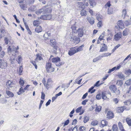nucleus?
<instances>
[{
  "label": "nucleus",
  "mask_w": 131,
  "mask_h": 131,
  "mask_svg": "<svg viewBox=\"0 0 131 131\" xmlns=\"http://www.w3.org/2000/svg\"><path fill=\"white\" fill-rule=\"evenodd\" d=\"M52 11L51 8L48 6L43 7L42 8L36 12V13L37 15L40 14L41 13L43 14H50Z\"/></svg>",
  "instance_id": "obj_1"
},
{
  "label": "nucleus",
  "mask_w": 131,
  "mask_h": 131,
  "mask_svg": "<svg viewBox=\"0 0 131 131\" xmlns=\"http://www.w3.org/2000/svg\"><path fill=\"white\" fill-rule=\"evenodd\" d=\"M19 47L17 46V48L14 46H9L7 49V52L9 55H12L13 56H15L16 55V53L18 51L17 50L18 49Z\"/></svg>",
  "instance_id": "obj_2"
},
{
  "label": "nucleus",
  "mask_w": 131,
  "mask_h": 131,
  "mask_svg": "<svg viewBox=\"0 0 131 131\" xmlns=\"http://www.w3.org/2000/svg\"><path fill=\"white\" fill-rule=\"evenodd\" d=\"M84 2V3L81 2H78L77 3V7L79 9H81L83 8L84 6H88L89 5L88 2V0H83Z\"/></svg>",
  "instance_id": "obj_3"
},
{
  "label": "nucleus",
  "mask_w": 131,
  "mask_h": 131,
  "mask_svg": "<svg viewBox=\"0 0 131 131\" xmlns=\"http://www.w3.org/2000/svg\"><path fill=\"white\" fill-rule=\"evenodd\" d=\"M46 68V71L48 73L53 72L54 70V68L51 67V64L49 62L47 63Z\"/></svg>",
  "instance_id": "obj_4"
},
{
  "label": "nucleus",
  "mask_w": 131,
  "mask_h": 131,
  "mask_svg": "<svg viewBox=\"0 0 131 131\" xmlns=\"http://www.w3.org/2000/svg\"><path fill=\"white\" fill-rule=\"evenodd\" d=\"M60 59L58 57L53 58L52 59V62L56 63V65L57 66H60L62 65V64L61 62H60Z\"/></svg>",
  "instance_id": "obj_5"
},
{
  "label": "nucleus",
  "mask_w": 131,
  "mask_h": 131,
  "mask_svg": "<svg viewBox=\"0 0 131 131\" xmlns=\"http://www.w3.org/2000/svg\"><path fill=\"white\" fill-rule=\"evenodd\" d=\"M51 42L50 45L53 48L56 49V50H57L58 48L55 39H52L50 40Z\"/></svg>",
  "instance_id": "obj_6"
},
{
  "label": "nucleus",
  "mask_w": 131,
  "mask_h": 131,
  "mask_svg": "<svg viewBox=\"0 0 131 131\" xmlns=\"http://www.w3.org/2000/svg\"><path fill=\"white\" fill-rule=\"evenodd\" d=\"M85 28L82 27L79 28L77 30V32L79 36L80 37H82L83 35V31L85 30Z\"/></svg>",
  "instance_id": "obj_7"
},
{
  "label": "nucleus",
  "mask_w": 131,
  "mask_h": 131,
  "mask_svg": "<svg viewBox=\"0 0 131 131\" xmlns=\"http://www.w3.org/2000/svg\"><path fill=\"white\" fill-rule=\"evenodd\" d=\"M7 66L6 62L4 60H2L0 59V68L2 69H5Z\"/></svg>",
  "instance_id": "obj_8"
},
{
  "label": "nucleus",
  "mask_w": 131,
  "mask_h": 131,
  "mask_svg": "<svg viewBox=\"0 0 131 131\" xmlns=\"http://www.w3.org/2000/svg\"><path fill=\"white\" fill-rule=\"evenodd\" d=\"M109 95L108 96L107 94L105 93V92H103L102 93V99L104 100H106L107 99H108V97L111 96V94L110 93L108 94Z\"/></svg>",
  "instance_id": "obj_9"
},
{
  "label": "nucleus",
  "mask_w": 131,
  "mask_h": 131,
  "mask_svg": "<svg viewBox=\"0 0 131 131\" xmlns=\"http://www.w3.org/2000/svg\"><path fill=\"white\" fill-rule=\"evenodd\" d=\"M52 17V16L51 15H46L41 16L40 18L43 20H50Z\"/></svg>",
  "instance_id": "obj_10"
},
{
  "label": "nucleus",
  "mask_w": 131,
  "mask_h": 131,
  "mask_svg": "<svg viewBox=\"0 0 131 131\" xmlns=\"http://www.w3.org/2000/svg\"><path fill=\"white\" fill-rule=\"evenodd\" d=\"M29 86L30 85H27L26 87L24 88V89H23V87H21L19 89V91L17 92V93L19 95H20L21 94L22 92H25L24 90H27L29 87Z\"/></svg>",
  "instance_id": "obj_11"
},
{
  "label": "nucleus",
  "mask_w": 131,
  "mask_h": 131,
  "mask_svg": "<svg viewBox=\"0 0 131 131\" xmlns=\"http://www.w3.org/2000/svg\"><path fill=\"white\" fill-rule=\"evenodd\" d=\"M77 52L75 47L71 48L69 51L68 54L70 56H72Z\"/></svg>",
  "instance_id": "obj_12"
},
{
  "label": "nucleus",
  "mask_w": 131,
  "mask_h": 131,
  "mask_svg": "<svg viewBox=\"0 0 131 131\" xmlns=\"http://www.w3.org/2000/svg\"><path fill=\"white\" fill-rule=\"evenodd\" d=\"M51 37V33L49 31L46 32L43 36V38L45 40H47L50 38Z\"/></svg>",
  "instance_id": "obj_13"
},
{
  "label": "nucleus",
  "mask_w": 131,
  "mask_h": 131,
  "mask_svg": "<svg viewBox=\"0 0 131 131\" xmlns=\"http://www.w3.org/2000/svg\"><path fill=\"white\" fill-rule=\"evenodd\" d=\"M19 5L20 6L21 9H23V10H25L27 8V5H28L27 4L25 3V2L23 3H19Z\"/></svg>",
  "instance_id": "obj_14"
},
{
  "label": "nucleus",
  "mask_w": 131,
  "mask_h": 131,
  "mask_svg": "<svg viewBox=\"0 0 131 131\" xmlns=\"http://www.w3.org/2000/svg\"><path fill=\"white\" fill-rule=\"evenodd\" d=\"M122 36L121 34L117 33L114 35V39L116 41H118L121 38Z\"/></svg>",
  "instance_id": "obj_15"
},
{
  "label": "nucleus",
  "mask_w": 131,
  "mask_h": 131,
  "mask_svg": "<svg viewBox=\"0 0 131 131\" xmlns=\"http://www.w3.org/2000/svg\"><path fill=\"white\" fill-rule=\"evenodd\" d=\"M87 19L91 25L93 24L94 23V19L92 17H87Z\"/></svg>",
  "instance_id": "obj_16"
},
{
  "label": "nucleus",
  "mask_w": 131,
  "mask_h": 131,
  "mask_svg": "<svg viewBox=\"0 0 131 131\" xmlns=\"http://www.w3.org/2000/svg\"><path fill=\"white\" fill-rule=\"evenodd\" d=\"M117 24L120 28L122 29L124 28V25L122 20H119L117 22Z\"/></svg>",
  "instance_id": "obj_17"
},
{
  "label": "nucleus",
  "mask_w": 131,
  "mask_h": 131,
  "mask_svg": "<svg viewBox=\"0 0 131 131\" xmlns=\"http://www.w3.org/2000/svg\"><path fill=\"white\" fill-rule=\"evenodd\" d=\"M107 48L106 45L105 44H103L102 47L101 48L100 50V52H102L107 51Z\"/></svg>",
  "instance_id": "obj_18"
},
{
  "label": "nucleus",
  "mask_w": 131,
  "mask_h": 131,
  "mask_svg": "<svg viewBox=\"0 0 131 131\" xmlns=\"http://www.w3.org/2000/svg\"><path fill=\"white\" fill-rule=\"evenodd\" d=\"M14 84L13 82L10 81H8L6 83V85L8 88H9L10 87L11 88L13 86Z\"/></svg>",
  "instance_id": "obj_19"
},
{
  "label": "nucleus",
  "mask_w": 131,
  "mask_h": 131,
  "mask_svg": "<svg viewBox=\"0 0 131 131\" xmlns=\"http://www.w3.org/2000/svg\"><path fill=\"white\" fill-rule=\"evenodd\" d=\"M107 118L109 119H111L113 117V114L112 112L108 111L107 113Z\"/></svg>",
  "instance_id": "obj_20"
},
{
  "label": "nucleus",
  "mask_w": 131,
  "mask_h": 131,
  "mask_svg": "<svg viewBox=\"0 0 131 131\" xmlns=\"http://www.w3.org/2000/svg\"><path fill=\"white\" fill-rule=\"evenodd\" d=\"M35 31L39 33L41 32L42 31V29L41 26H37L35 30Z\"/></svg>",
  "instance_id": "obj_21"
},
{
  "label": "nucleus",
  "mask_w": 131,
  "mask_h": 131,
  "mask_svg": "<svg viewBox=\"0 0 131 131\" xmlns=\"http://www.w3.org/2000/svg\"><path fill=\"white\" fill-rule=\"evenodd\" d=\"M109 88L111 91H113V93L115 92V91H116L117 89L116 87L114 85H111L110 86Z\"/></svg>",
  "instance_id": "obj_22"
},
{
  "label": "nucleus",
  "mask_w": 131,
  "mask_h": 131,
  "mask_svg": "<svg viewBox=\"0 0 131 131\" xmlns=\"http://www.w3.org/2000/svg\"><path fill=\"white\" fill-rule=\"evenodd\" d=\"M51 80L50 79H48L47 81V83L46 85L45 86L46 88L48 89L49 88L50 85V82L51 81Z\"/></svg>",
  "instance_id": "obj_23"
},
{
  "label": "nucleus",
  "mask_w": 131,
  "mask_h": 131,
  "mask_svg": "<svg viewBox=\"0 0 131 131\" xmlns=\"http://www.w3.org/2000/svg\"><path fill=\"white\" fill-rule=\"evenodd\" d=\"M118 126L119 128L121 131H125L124 130L122 123L121 122L118 123Z\"/></svg>",
  "instance_id": "obj_24"
},
{
  "label": "nucleus",
  "mask_w": 131,
  "mask_h": 131,
  "mask_svg": "<svg viewBox=\"0 0 131 131\" xmlns=\"http://www.w3.org/2000/svg\"><path fill=\"white\" fill-rule=\"evenodd\" d=\"M4 40L5 43L6 45H7L8 43L9 44L11 43V42H10L9 38L8 37H5Z\"/></svg>",
  "instance_id": "obj_25"
},
{
  "label": "nucleus",
  "mask_w": 131,
  "mask_h": 131,
  "mask_svg": "<svg viewBox=\"0 0 131 131\" xmlns=\"http://www.w3.org/2000/svg\"><path fill=\"white\" fill-rule=\"evenodd\" d=\"M6 93L9 97H13L14 95V94L12 92L9 91H6Z\"/></svg>",
  "instance_id": "obj_26"
},
{
  "label": "nucleus",
  "mask_w": 131,
  "mask_h": 131,
  "mask_svg": "<svg viewBox=\"0 0 131 131\" xmlns=\"http://www.w3.org/2000/svg\"><path fill=\"white\" fill-rule=\"evenodd\" d=\"M87 12L84 9H82L81 11L80 14L82 16H86Z\"/></svg>",
  "instance_id": "obj_27"
},
{
  "label": "nucleus",
  "mask_w": 131,
  "mask_h": 131,
  "mask_svg": "<svg viewBox=\"0 0 131 131\" xmlns=\"http://www.w3.org/2000/svg\"><path fill=\"white\" fill-rule=\"evenodd\" d=\"M36 58L35 60V61L37 62L38 61V60H40L42 59V57L39 54H36Z\"/></svg>",
  "instance_id": "obj_28"
},
{
  "label": "nucleus",
  "mask_w": 131,
  "mask_h": 131,
  "mask_svg": "<svg viewBox=\"0 0 131 131\" xmlns=\"http://www.w3.org/2000/svg\"><path fill=\"white\" fill-rule=\"evenodd\" d=\"M35 0H25V3L27 4L30 5L34 3Z\"/></svg>",
  "instance_id": "obj_29"
},
{
  "label": "nucleus",
  "mask_w": 131,
  "mask_h": 131,
  "mask_svg": "<svg viewBox=\"0 0 131 131\" xmlns=\"http://www.w3.org/2000/svg\"><path fill=\"white\" fill-rule=\"evenodd\" d=\"M101 124L102 127L106 126L108 124L106 120H102L101 122Z\"/></svg>",
  "instance_id": "obj_30"
},
{
  "label": "nucleus",
  "mask_w": 131,
  "mask_h": 131,
  "mask_svg": "<svg viewBox=\"0 0 131 131\" xmlns=\"http://www.w3.org/2000/svg\"><path fill=\"white\" fill-rule=\"evenodd\" d=\"M36 7L35 6H32L28 9V10L30 12L34 11L36 10Z\"/></svg>",
  "instance_id": "obj_31"
},
{
  "label": "nucleus",
  "mask_w": 131,
  "mask_h": 131,
  "mask_svg": "<svg viewBox=\"0 0 131 131\" xmlns=\"http://www.w3.org/2000/svg\"><path fill=\"white\" fill-rule=\"evenodd\" d=\"M126 121L129 126H131V119L129 118H127L126 119Z\"/></svg>",
  "instance_id": "obj_32"
},
{
  "label": "nucleus",
  "mask_w": 131,
  "mask_h": 131,
  "mask_svg": "<svg viewBox=\"0 0 131 131\" xmlns=\"http://www.w3.org/2000/svg\"><path fill=\"white\" fill-rule=\"evenodd\" d=\"M124 110V108L123 107H118L117 109V112L119 113L123 112Z\"/></svg>",
  "instance_id": "obj_33"
},
{
  "label": "nucleus",
  "mask_w": 131,
  "mask_h": 131,
  "mask_svg": "<svg viewBox=\"0 0 131 131\" xmlns=\"http://www.w3.org/2000/svg\"><path fill=\"white\" fill-rule=\"evenodd\" d=\"M89 3L90 5L91 6L93 7L94 5H95L96 3L95 2L94 0H89Z\"/></svg>",
  "instance_id": "obj_34"
},
{
  "label": "nucleus",
  "mask_w": 131,
  "mask_h": 131,
  "mask_svg": "<svg viewBox=\"0 0 131 131\" xmlns=\"http://www.w3.org/2000/svg\"><path fill=\"white\" fill-rule=\"evenodd\" d=\"M113 131H118V129L117 126L116 124H114L112 127Z\"/></svg>",
  "instance_id": "obj_35"
},
{
  "label": "nucleus",
  "mask_w": 131,
  "mask_h": 131,
  "mask_svg": "<svg viewBox=\"0 0 131 131\" xmlns=\"http://www.w3.org/2000/svg\"><path fill=\"white\" fill-rule=\"evenodd\" d=\"M118 77L121 79H124V76L122 73H119L117 75Z\"/></svg>",
  "instance_id": "obj_36"
},
{
  "label": "nucleus",
  "mask_w": 131,
  "mask_h": 131,
  "mask_svg": "<svg viewBox=\"0 0 131 131\" xmlns=\"http://www.w3.org/2000/svg\"><path fill=\"white\" fill-rule=\"evenodd\" d=\"M124 72L126 74L129 75L131 74V70L130 69L126 70Z\"/></svg>",
  "instance_id": "obj_37"
},
{
  "label": "nucleus",
  "mask_w": 131,
  "mask_h": 131,
  "mask_svg": "<svg viewBox=\"0 0 131 131\" xmlns=\"http://www.w3.org/2000/svg\"><path fill=\"white\" fill-rule=\"evenodd\" d=\"M22 59L21 56H19L18 57V58L16 60L18 62L19 64H20L21 62L22 61Z\"/></svg>",
  "instance_id": "obj_38"
},
{
  "label": "nucleus",
  "mask_w": 131,
  "mask_h": 131,
  "mask_svg": "<svg viewBox=\"0 0 131 131\" xmlns=\"http://www.w3.org/2000/svg\"><path fill=\"white\" fill-rule=\"evenodd\" d=\"M128 30V29H125L123 32V35L124 36H125L127 35Z\"/></svg>",
  "instance_id": "obj_39"
},
{
  "label": "nucleus",
  "mask_w": 131,
  "mask_h": 131,
  "mask_svg": "<svg viewBox=\"0 0 131 131\" xmlns=\"http://www.w3.org/2000/svg\"><path fill=\"white\" fill-rule=\"evenodd\" d=\"M84 47L83 45H82L78 48L76 49V51L77 52L80 51L82 50L83 47Z\"/></svg>",
  "instance_id": "obj_40"
},
{
  "label": "nucleus",
  "mask_w": 131,
  "mask_h": 131,
  "mask_svg": "<svg viewBox=\"0 0 131 131\" xmlns=\"http://www.w3.org/2000/svg\"><path fill=\"white\" fill-rule=\"evenodd\" d=\"M25 83L24 81L22 79V78H20L19 81V84L21 86L24 85Z\"/></svg>",
  "instance_id": "obj_41"
},
{
  "label": "nucleus",
  "mask_w": 131,
  "mask_h": 131,
  "mask_svg": "<svg viewBox=\"0 0 131 131\" xmlns=\"http://www.w3.org/2000/svg\"><path fill=\"white\" fill-rule=\"evenodd\" d=\"M124 104L125 105H129L131 104V101L129 100H127L124 102Z\"/></svg>",
  "instance_id": "obj_42"
},
{
  "label": "nucleus",
  "mask_w": 131,
  "mask_h": 131,
  "mask_svg": "<svg viewBox=\"0 0 131 131\" xmlns=\"http://www.w3.org/2000/svg\"><path fill=\"white\" fill-rule=\"evenodd\" d=\"M127 13L125 9H123L122 10V16L124 18L125 17V16L126 14Z\"/></svg>",
  "instance_id": "obj_43"
},
{
  "label": "nucleus",
  "mask_w": 131,
  "mask_h": 131,
  "mask_svg": "<svg viewBox=\"0 0 131 131\" xmlns=\"http://www.w3.org/2000/svg\"><path fill=\"white\" fill-rule=\"evenodd\" d=\"M116 84L119 86L122 85L123 84V83L122 80H118L117 81Z\"/></svg>",
  "instance_id": "obj_44"
},
{
  "label": "nucleus",
  "mask_w": 131,
  "mask_h": 131,
  "mask_svg": "<svg viewBox=\"0 0 131 131\" xmlns=\"http://www.w3.org/2000/svg\"><path fill=\"white\" fill-rule=\"evenodd\" d=\"M124 23L126 26H128L131 24V21L130 20H126L125 21Z\"/></svg>",
  "instance_id": "obj_45"
},
{
  "label": "nucleus",
  "mask_w": 131,
  "mask_h": 131,
  "mask_svg": "<svg viewBox=\"0 0 131 131\" xmlns=\"http://www.w3.org/2000/svg\"><path fill=\"white\" fill-rule=\"evenodd\" d=\"M89 117L87 116H85L84 117V119L83 122L84 123H86L89 120Z\"/></svg>",
  "instance_id": "obj_46"
},
{
  "label": "nucleus",
  "mask_w": 131,
  "mask_h": 131,
  "mask_svg": "<svg viewBox=\"0 0 131 131\" xmlns=\"http://www.w3.org/2000/svg\"><path fill=\"white\" fill-rule=\"evenodd\" d=\"M113 36V35L112 33V32H110V36L107 38L106 40L108 41L110 40H112V37Z\"/></svg>",
  "instance_id": "obj_47"
},
{
  "label": "nucleus",
  "mask_w": 131,
  "mask_h": 131,
  "mask_svg": "<svg viewBox=\"0 0 131 131\" xmlns=\"http://www.w3.org/2000/svg\"><path fill=\"white\" fill-rule=\"evenodd\" d=\"M85 128L83 126H80L78 131H85Z\"/></svg>",
  "instance_id": "obj_48"
},
{
  "label": "nucleus",
  "mask_w": 131,
  "mask_h": 131,
  "mask_svg": "<svg viewBox=\"0 0 131 131\" xmlns=\"http://www.w3.org/2000/svg\"><path fill=\"white\" fill-rule=\"evenodd\" d=\"M39 24V22L38 21L35 20L33 21V24L34 26H38V25Z\"/></svg>",
  "instance_id": "obj_49"
},
{
  "label": "nucleus",
  "mask_w": 131,
  "mask_h": 131,
  "mask_svg": "<svg viewBox=\"0 0 131 131\" xmlns=\"http://www.w3.org/2000/svg\"><path fill=\"white\" fill-rule=\"evenodd\" d=\"M125 84L127 85H129L131 84V79H130L127 80Z\"/></svg>",
  "instance_id": "obj_50"
},
{
  "label": "nucleus",
  "mask_w": 131,
  "mask_h": 131,
  "mask_svg": "<svg viewBox=\"0 0 131 131\" xmlns=\"http://www.w3.org/2000/svg\"><path fill=\"white\" fill-rule=\"evenodd\" d=\"M113 12L112 9H111L110 8H109L108 10V14H112L113 13Z\"/></svg>",
  "instance_id": "obj_51"
},
{
  "label": "nucleus",
  "mask_w": 131,
  "mask_h": 131,
  "mask_svg": "<svg viewBox=\"0 0 131 131\" xmlns=\"http://www.w3.org/2000/svg\"><path fill=\"white\" fill-rule=\"evenodd\" d=\"M100 59L99 56L98 57L94 59L93 60V62H96L97 61L100 60Z\"/></svg>",
  "instance_id": "obj_52"
},
{
  "label": "nucleus",
  "mask_w": 131,
  "mask_h": 131,
  "mask_svg": "<svg viewBox=\"0 0 131 131\" xmlns=\"http://www.w3.org/2000/svg\"><path fill=\"white\" fill-rule=\"evenodd\" d=\"M36 61H31V63L34 65V66H35V69H37V66L36 64Z\"/></svg>",
  "instance_id": "obj_53"
},
{
  "label": "nucleus",
  "mask_w": 131,
  "mask_h": 131,
  "mask_svg": "<svg viewBox=\"0 0 131 131\" xmlns=\"http://www.w3.org/2000/svg\"><path fill=\"white\" fill-rule=\"evenodd\" d=\"M111 5L110 2H108L105 5V8H107L108 7H110Z\"/></svg>",
  "instance_id": "obj_54"
},
{
  "label": "nucleus",
  "mask_w": 131,
  "mask_h": 131,
  "mask_svg": "<svg viewBox=\"0 0 131 131\" xmlns=\"http://www.w3.org/2000/svg\"><path fill=\"white\" fill-rule=\"evenodd\" d=\"M82 108V106L80 107H78V108L76 110V112L77 113H78L80 112L81 111V110Z\"/></svg>",
  "instance_id": "obj_55"
},
{
  "label": "nucleus",
  "mask_w": 131,
  "mask_h": 131,
  "mask_svg": "<svg viewBox=\"0 0 131 131\" xmlns=\"http://www.w3.org/2000/svg\"><path fill=\"white\" fill-rule=\"evenodd\" d=\"M104 55V57H108L111 55V53H103Z\"/></svg>",
  "instance_id": "obj_56"
},
{
  "label": "nucleus",
  "mask_w": 131,
  "mask_h": 131,
  "mask_svg": "<svg viewBox=\"0 0 131 131\" xmlns=\"http://www.w3.org/2000/svg\"><path fill=\"white\" fill-rule=\"evenodd\" d=\"M97 124V122L96 121H95L92 122L91 123L92 125L93 126L96 125Z\"/></svg>",
  "instance_id": "obj_57"
},
{
  "label": "nucleus",
  "mask_w": 131,
  "mask_h": 131,
  "mask_svg": "<svg viewBox=\"0 0 131 131\" xmlns=\"http://www.w3.org/2000/svg\"><path fill=\"white\" fill-rule=\"evenodd\" d=\"M69 122V119L67 120L64 123L63 126H64L66 125H68Z\"/></svg>",
  "instance_id": "obj_58"
},
{
  "label": "nucleus",
  "mask_w": 131,
  "mask_h": 131,
  "mask_svg": "<svg viewBox=\"0 0 131 131\" xmlns=\"http://www.w3.org/2000/svg\"><path fill=\"white\" fill-rule=\"evenodd\" d=\"M5 52L3 51H2L0 53V57H3L5 55Z\"/></svg>",
  "instance_id": "obj_59"
},
{
  "label": "nucleus",
  "mask_w": 131,
  "mask_h": 131,
  "mask_svg": "<svg viewBox=\"0 0 131 131\" xmlns=\"http://www.w3.org/2000/svg\"><path fill=\"white\" fill-rule=\"evenodd\" d=\"M101 107L100 106L99 107H97L95 109V111L98 112H99L101 110Z\"/></svg>",
  "instance_id": "obj_60"
},
{
  "label": "nucleus",
  "mask_w": 131,
  "mask_h": 131,
  "mask_svg": "<svg viewBox=\"0 0 131 131\" xmlns=\"http://www.w3.org/2000/svg\"><path fill=\"white\" fill-rule=\"evenodd\" d=\"M45 95L44 93L43 92H41V99L42 100H44L45 99Z\"/></svg>",
  "instance_id": "obj_61"
},
{
  "label": "nucleus",
  "mask_w": 131,
  "mask_h": 131,
  "mask_svg": "<svg viewBox=\"0 0 131 131\" xmlns=\"http://www.w3.org/2000/svg\"><path fill=\"white\" fill-rule=\"evenodd\" d=\"M114 93H115L116 95H118L119 94H120V92L119 90H117L115 91V92H114Z\"/></svg>",
  "instance_id": "obj_62"
},
{
  "label": "nucleus",
  "mask_w": 131,
  "mask_h": 131,
  "mask_svg": "<svg viewBox=\"0 0 131 131\" xmlns=\"http://www.w3.org/2000/svg\"><path fill=\"white\" fill-rule=\"evenodd\" d=\"M96 98L97 100H100L101 99V96L100 94H98L96 96Z\"/></svg>",
  "instance_id": "obj_63"
},
{
  "label": "nucleus",
  "mask_w": 131,
  "mask_h": 131,
  "mask_svg": "<svg viewBox=\"0 0 131 131\" xmlns=\"http://www.w3.org/2000/svg\"><path fill=\"white\" fill-rule=\"evenodd\" d=\"M113 101L115 104L117 103L119 101V100L117 98L113 99Z\"/></svg>",
  "instance_id": "obj_64"
}]
</instances>
